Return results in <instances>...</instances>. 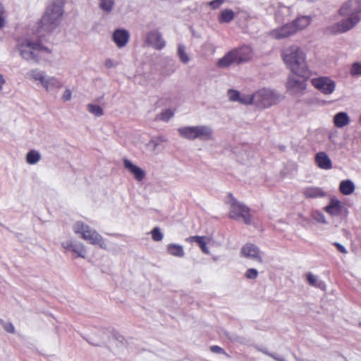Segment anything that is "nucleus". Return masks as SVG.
Masks as SVG:
<instances>
[{"label": "nucleus", "mask_w": 361, "mask_h": 361, "mask_svg": "<svg viewBox=\"0 0 361 361\" xmlns=\"http://www.w3.org/2000/svg\"><path fill=\"white\" fill-rule=\"evenodd\" d=\"M100 7L102 9L106 11L111 10L114 5V0H99Z\"/></svg>", "instance_id": "nucleus-30"}, {"label": "nucleus", "mask_w": 361, "mask_h": 361, "mask_svg": "<svg viewBox=\"0 0 361 361\" xmlns=\"http://www.w3.org/2000/svg\"><path fill=\"white\" fill-rule=\"evenodd\" d=\"M75 233L80 234L81 238L92 245H99L102 249H106V245L102 237L88 225L82 221H78L73 226Z\"/></svg>", "instance_id": "nucleus-5"}, {"label": "nucleus", "mask_w": 361, "mask_h": 361, "mask_svg": "<svg viewBox=\"0 0 361 361\" xmlns=\"http://www.w3.org/2000/svg\"><path fill=\"white\" fill-rule=\"evenodd\" d=\"M350 123V118L345 112H339L334 117V124L337 128H343Z\"/></svg>", "instance_id": "nucleus-21"}, {"label": "nucleus", "mask_w": 361, "mask_h": 361, "mask_svg": "<svg viewBox=\"0 0 361 361\" xmlns=\"http://www.w3.org/2000/svg\"><path fill=\"white\" fill-rule=\"evenodd\" d=\"M88 111L96 116H101L103 115V109L98 105L88 104Z\"/></svg>", "instance_id": "nucleus-28"}, {"label": "nucleus", "mask_w": 361, "mask_h": 361, "mask_svg": "<svg viewBox=\"0 0 361 361\" xmlns=\"http://www.w3.org/2000/svg\"><path fill=\"white\" fill-rule=\"evenodd\" d=\"M224 0H212L209 2V5L212 9L215 10L220 7L224 3Z\"/></svg>", "instance_id": "nucleus-38"}, {"label": "nucleus", "mask_w": 361, "mask_h": 361, "mask_svg": "<svg viewBox=\"0 0 361 361\" xmlns=\"http://www.w3.org/2000/svg\"><path fill=\"white\" fill-rule=\"evenodd\" d=\"M350 73L353 75H361V63H354L352 65Z\"/></svg>", "instance_id": "nucleus-35"}, {"label": "nucleus", "mask_w": 361, "mask_h": 361, "mask_svg": "<svg viewBox=\"0 0 361 361\" xmlns=\"http://www.w3.org/2000/svg\"><path fill=\"white\" fill-rule=\"evenodd\" d=\"M307 282L309 285L314 287H319V283L317 281V278L312 273L309 272L306 274Z\"/></svg>", "instance_id": "nucleus-29"}, {"label": "nucleus", "mask_w": 361, "mask_h": 361, "mask_svg": "<svg viewBox=\"0 0 361 361\" xmlns=\"http://www.w3.org/2000/svg\"><path fill=\"white\" fill-rule=\"evenodd\" d=\"M173 116V112L170 109L163 111L159 116L160 120L168 121Z\"/></svg>", "instance_id": "nucleus-32"}, {"label": "nucleus", "mask_w": 361, "mask_h": 361, "mask_svg": "<svg viewBox=\"0 0 361 361\" xmlns=\"http://www.w3.org/2000/svg\"><path fill=\"white\" fill-rule=\"evenodd\" d=\"M302 195L307 199L319 198L326 195V192L319 187H307L302 190Z\"/></svg>", "instance_id": "nucleus-20"}, {"label": "nucleus", "mask_w": 361, "mask_h": 361, "mask_svg": "<svg viewBox=\"0 0 361 361\" xmlns=\"http://www.w3.org/2000/svg\"><path fill=\"white\" fill-rule=\"evenodd\" d=\"M123 164L125 168L134 176V178L137 180L141 181L144 179L145 176V172L142 169L134 165L126 159L123 160Z\"/></svg>", "instance_id": "nucleus-17"}, {"label": "nucleus", "mask_w": 361, "mask_h": 361, "mask_svg": "<svg viewBox=\"0 0 361 361\" xmlns=\"http://www.w3.org/2000/svg\"><path fill=\"white\" fill-rule=\"evenodd\" d=\"M105 66L108 68H111L113 66V63H112V61L111 60H107L106 62H105Z\"/></svg>", "instance_id": "nucleus-46"}, {"label": "nucleus", "mask_w": 361, "mask_h": 361, "mask_svg": "<svg viewBox=\"0 0 361 361\" xmlns=\"http://www.w3.org/2000/svg\"><path fill=\"white\" fill-rule=\"evenodd\" d=\"M279 102V96L269 89H261L255 92V104L262 108H267Z\"/></svg>", "instance_id": "nucleus-9"}, {"label": "nucleus", "mask_w": 361, "mask_h": 361, "mask_svg": "<svg viewBox=\"0 0 361 361\" xmlns=\"http://www.w3.org/2000/svg\"><path fill=\"white\" fill-rule=\"evenodd\" d=\"M151 234H152V238L154 241H160L163 238V235L161 233L159 228L156 227V228H153L151 231Z\"/></svg>", "instance_id": "nucleus-33"}, {"label": "nucleus", "mask_w": 361, "mask_h": 361, "mask_svg": "<svg viewBox=\"0 0 361 361\" xmlns=\"http://www.w3.org/2000/svg\"><path fill=\"white\" fill-rule=\"evenodd\" d=\"M6 10L2 4H0V29L4 27L6 23Z\"/></svg>", "instance_id": "nucleus-34"}, {"label": "nucleus", "mask_w": 361, "mask_h": 361, "mask_svg": "<svg viewBox=\"0 0 361 361\" xmlns=\"http://www.w3.org/2000/svg\"><path fill=\"white\" fill-rule=\"evenodd\" d=\"M73 245L74 244L72 241H66L62 243V247L66 251H72Z\"/></svg>", "instance_id": "nucleus-39"}, {"label": "nucleus", "mask_w": 361, "mask_h": 361, "mask_svg": "<svg viewBox=\"0 0 361 361\" xmlns=\"http://www.w3.org/2000/svg\"><path fill=\"white\" fill-rule=\"evenodd\" d=\"M40 159V154L35 150H30L26 156V161L29 164H35Z\"/></svg>", "instance_id": "nucleus-26"}, {"label": "nucleus", "mask_w": 361, "mask_h": 361, "mask_svg": "<svg viewBox=\"0 0 361 361\" xmlns=\"http://www.w3.org/2000/svg\"><path fill=\"white\" fill-rule=\"evenodd\" d=\"M253 51L249 46H242L228 51L217 62L219 68H227L232 64H240L250 61Z\"/></svg>", "instance_id": "nucleus-4"}, {"label": "nucleus", "mask_w": 361, "mask_h": 361, "mask_svg": "<svg viewBox=\"0 0 361 361\" xmlns=\"http://www.w3.org/2000/svg\"><path fill=\"white\" fill-rule=\"evenodd\" d=\"M340 192L344 195H349L355 190V185L350 180H345L341 182L339 185Z\"/></svg>", "instance_id": "nucleus-24"}, {"label": "nucleus", "mask_w": 361, "mask_h": 361, "mask_svg": "<svg viewBox=\"0 0 361 361\" xmlns=\"http://www.w3.org/2000/svg\"><path fill=\"white\" fill-rule=\"evenodd\" d=\"M4 328L8 333L13 334L15 332V328L11 323H4Z\"/></svg>", "instance_id": "nucleus-40"}, {"label": "nucleus", "mask_w": 361, "mask_h": 361, "mask_svg": "<svg viewBox=\"0 0 361 361\" xmlns=\"http://www.w3.org/2000/svg\"><path fill=\"white\" fill-rule=\"evenodd\" d=\"M71 91L68 89H66L62 95V99L64 102L69 101L71 99Z\"/></svg>", "instance_id": "nucleus-41"}, {"label": "nucleus", "mask_w": 361, "mask_h": 361, "mask_svg": "<svg viewBox=\"0 0 361 361\" xmlns=\"http://www.w3.org/2000/svg\"><path fill=\"white\" fill-rule=\"evenodd\" d=\"M72 251L76 255V257L85 258V249L82 244L74 245Z\"/></svg>", "instance_id": "nucleus-27"}, {"label": "nucleus", "mask_w": 361, "mask_h": 361, "mask_svg": "<svg viewBox=\"0 0 361 361\" xmlns=\"http://www.w3.org/2000/svg\"><path fill=\"white\" fill-rule=\"evenodd\" d=\"M207 237L205 236H203L202 237V239L200 240V241L197 242V245H199V247H200V249L202 250V251L205 253V254H208L209 253V250H208V248L207 247Z\"/></svg>", "instance_id": "nucleus-36"}, {"label": "nucleus", "mask_w": 361, "mask_h": 361, "mask_svg": "<svg viewBox=\"0 0 361 361\" xmlns=\"http://www.w3.org/2000/svg\"><path fill=\"white\" fill-rule=\"evenodd\" d=\"M258 276V272L255 269H248L245 272V276L249 279H255Z\"/></svg>", "instance_id": "nucleus-37"}, {"label": "nucleus", "mask_w": 361, "mask_h": 361, "mask_svg": "<svg viewBox=\"0 0 361 361\" xmlns=\"http://www.w3.org/2000/svg\"><path fill=\"white\" fill-rule=\"evenodd\" d=\"M282 58L292 73L303 78L298 80L289 77L287 81L288 90L295 94H303L307 87V80L310 76L305 54L300 47L293 45L283 51Z\"/></svg>", "instance_id": "nucleus-1"}, {"label": "nucleus", "mask_w": 361, "mask_h": 361, "mask_svg": "<svg viewBox=\"0 0 361 361\" xmlns=\"http://www.w3.org/2000/svg\"><path fill=\"white\" fill-rule=\"evenodd\" d=\"M147 42L156 49H161L165 47L161 34L156 30L150 32L147 36Z\"/></svg>", "instance_id": "nucleus-15"}, {"label": "nucleus", "mask_w": 361, "mask_h": 361, "mask_svg": "<svg viewBox=\"0 0 361 361\" xmlns=\"http://www.w3.org/2000/svg\"><path fill=\"white\" fill-rule=\"evenodd\" d=\"M178 54L179 58L182 62L185 63L189 61V58L185 51V48L183 46H182V45L178 46Z\"/></svg>", "instance_id": "nucleus-31"}, {"label": "nucleus", "mask_w": 361, "mask_h": 361, "mask_svg": "<svg viewBox=\"0 0 361 361\" xmlns=\"http://www.w3.org/2000/svg\"><path fill=\"white\" fill-rule=\"evenodd\" d=\"M210 350L212 353H224V349L221 348V347L218 346V345H212L210 347Z\"/></svg>", "instance_id": "nucleus-42"}, {"label": "nucleus", "mask_w": 361, "mask_h": 361, "mask_svg": "<svg viewBox=\"0 0 361 361\" xmlns=\"http://www.w3.org/2000/svg\"><path fill=\"white\" fill-rule=\"evenodd\" d=\"M242 256L251 258L259 263L262 262L260 251L257 246L252 243L245 244L241 249Z\"/></svg>", "instance_id": "nucleus-13"}, {"label": "nucleus", "mask_w": 361, "mask_h": 361, "mask_svg": "<svg viewBox=\"0 0 361 361\" xmlns=\"http://www.w3.org/2000/svg\"><path fill=\"white\" fill-rule=\"evenodd\" d=\"M32 79L39 81L40 84L48 91L54 89H60L62 87L61 82L56 78H46L42 72L33 70L30 73Z\"/></svg>", "instance_id": "nucleus-10"}, {"label": "nucleus", "mask_w": 361, "mask_h": 361, "mask_svg": "<svg viewBox=\"0 0 361 361\" xmlns=\"http://www.w3.org/2000/svg\"><path fill=\"white\" fill-rule=\"evenodd\" d=\"M315 162L319 168L329 170L332 168V162L326 152H318L315 156Z\"/></svg>", "instance_id": "nucleus-18"}, {"label": "nucleus", "mask_w": 361, "mask_h": 361, "mask_svg": "<svg viewBox=\"0 0 361 361\" xmlns=\"http://www.w3.org/2000/svg\"><path fill=\"white\" fill-rule=\"evenodd\" d=\"M234 17V12L230 8H226L221 11L218 20L220 23H228L233 20Z\"/></svg>", "instance_id": "nucleus-23"}, {"label": "nucleus", "mask_w": 361, "mask_h": 361, "mask_svg": "<svg viewBox=\"0 0 361 361\" xmlns=\"http://www.w3.org/2000/svg\"><path fill=\"white\" fill-rule=\"evenodd\" d=\"M311 18L308 16H301L295 19L290 25H293L295 33L301 30L309 25Z\"/></svg>", "instance_id": "nucleus-22"}, {"label": "nucleus", "mask_w": 361, "mask_h": 361, "mask_svg": "<svg viewBox=\"0 0 361 361\" xmlns=\"http://www.w3.org/2000/svg\"><path fill=\"white\" fill-rule=\"evenodd\" d=\"M343 204L336 198H331L329 204L324 207V211L331 216H338L342 213Z\"/></svg>", "instance_id": "nucleus-16"}, {"label": "nucleus", "mask_w": 361, "mask_h": 361, "mask_svg": "<svg viewBox=\"0 0 361 361\" xmlns=\"http://www.w3.org/2000/svg\"><path fill=\"white\" fill-rule=\"evenodd\" d=\"M229 216L235 220H241L245 224H250L252 221L250 208L236 200L231 203Z\"/></svg>", "instance_id": "nucleus-8"}, {"label": "nucleus", "mask_w": 361, "mask_h": 361, "mask_svg": "<svg viewBox=\"0 0 361 361\" xmlns=\"http://www.w3.org/2000/svg\"><path fill=\"white\" fill-rule=\"evenodd\" d=\"M63 5L62 0H55L47 8L34 30V35L39 40L59 26L63 13Z\"/></svg>", "instance_id": "nucleus-3"}, {"label": "nucleus", "mask_w": 361, "mask_h": 361, "mask_svg": "<svg viewBox=\"0 0 361 361\" xmlns=\"http://www.w3.org/2000/svg\"><path fill=\"white\" fill-rule=\"evenodd\" d=\"M0 323H3V321L1 319H0Z\"/></svg>", "instance_id": "nucleus-47"}, {"label": "nucleus", "mask_w": 361, "mask_h": 361, "mask_svg": "<svg viewBox=\"0 0 361 361\" xmlns=\"http://www.w3.org/2000/svg\"><path fill=\"white\" fill-rule=\"evenodd\" d=\"M229 99L233 102H239L243 104H250L255 103V93L253 94H241L240 92L231 89L228 91Z\"/></svg>", "instance_id": "nucleus-12"}, {"label": "nucleus", "mask_w": 361, "mask_h": 361, "mask_svg": "<svg viewBox=\"0 0 361 361\" xmlns=\"http://www.w3.org/2000/svg\"><path fill=\"white\" fill-rule=\"evenodd\" d=\"M166 250L169 254L178 257H182L185 254L183 247L177 244H169Z\"/></svg>", "instance_id": "nucleus-25"}, {"label": "nucleus", "mask_w": 361, "mask_h": 361, "mask_svg": "<svg viewBox=\"0 0 361 361\" xmlns=\"http://www.w3.org/2000/svg\"><path fill=\"white\" fill-rule=\"evenodd\" d=\"M129 39V33L125 30H116L113 34V40L118 47H124Z\"/></svg>", "instance_id": "nucleus-19"}, {"label": "nucleus", "mask_w": 361, "mask_h": 361, "mask_svg": "<svg viewBox=\"0 0 361 361\" xmlns=\"http://www.w3.org/2000/svg\"><path fill=\"white\" fill-rule=\"evenodd\" d=\"M4 83H5V80L3 77V75L0 74V91L2 90V89H3L2 86Z\"/></svg>", "instance_id": "nucleus-45"}, {"label": "nucleus", "mask_w": 361, "mask_h": 361, "mask_svg": "<svg viewBox=\"0 0 361 361\" xmlns=\"http://www.w3.org/2000/svg\"><path fill=\"white\" fill-rule=\"evenodd\" d=\"M270 34L273 38L280 39L295 34V30H293V25L286 24L281 27L272 30Z\"/></svg>", "instance_id": "nucleus-14"}, {"label": "nucleus", "mask_w": 361, "mask_h": 361, "mask_svg": "<svg viewBox=\"0 0 361 361\" xmlns=\"http://www.w3.org/2000/svg\"><path fill=\"white\" fill-rule=\"evenodd\" d=\"M18 49L23 59L34 60L37 62L40 58V53L42 51L50 53V50L43 47L40 42H33L30 40L18 44Z\"/></svg>", "instance_id": "nucleus-6"}, {"label": "nucleus", "mask_w": 361, "mask_h": 361, "mask_svg": "<svg viewBox=\"0 0 361 361\" xmlns=\"http://www.w3.org/2000/svg\"><path fill=\"white\" fill-rule=\"evenodd\" d=\"M333 245L336 247V249L340 252L343 253V254H346L347 253V250L341 244H340L338 243H334Z\"/></svg>", "instance_id": "nucleus-43"}, {"label": "nucleus", "mask_w": 361, "mask_h": 361, "mask_svg": "<svg viewBox=\"0 0 361 361\" xmlns=\"http://www.w3.org/2000/svg\"><path fill=\"white\" fill-rule=\"evenodd\" d=\"M180 135L187 139L194 140L210 138L212 131L206 126L183 127L178 129Z\"/></svg>", "instance_id": "nucleus-7"}, {"label": "nucleus", "mask_w": 361, "mask_h": 361, "mask_svg": "<svg viewBox=\"0 0 361 361\" xmlns=\"http://www.w3.org/2000/svg\"><path fill=\"white\" fill-rule=\"evenodd\" d=\"M338 13L343 18L327 27L325 32L337 35L353 30L361 21V0H349L340 7Z\"/></svg>", "instance_id": "nucleus-2"}, {"label": "nucleus", "mask_w": 361, "mask_h": 361, "mask_svg": "<svg viewBox=\"0 0 361 361\" xmlns=\"http://www.w3.org/2000/svg\"><path fill=\"white\" fill-rule=\"evenodd\" d=\"M202 237L203 236H199V235L190 236L188 238H187L186 240L188 242H190V243H197L198 241H200V240L202 239Z\"/></svg>", "instance_id": "nucleus-44"}, {"label": "nucleus", "mask_w": 361, "mask_h": 361, "mask_svg": "<svg viewBox=\"0 0 361 361\" xmlns=\"http://www.w3.org/2000/svg\"><path fill=\"white\" fill-rule=\"evenodd\" d=\"M312 85L325 94H331L335 90V82L328 77H319L311 80Z\"/></svg>", "instance_id": "nucleus-11"}]
</instances>
